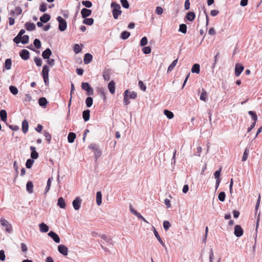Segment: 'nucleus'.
Masks as SVG:
<instances>
[{
  "label": "nucleus",
  "instance_id": "1",
  "mask_svg": "<svg viewBox=\"0 0 262 262\" xmlns=\"http://www.w3.org/2000/svg\"><path fill=\"white\" fill-rule=\"evenodd\" d=\"M111 6L113 8L112 11L113 17L116 19H118L119 15L122 12L120 5L115 2H112Z\"/></svg>",
  "mask_w": 262,
  "mask_h": 262
},
{
  "label": "nucleus",
  "instance_id": "2",
  "mask_svg": "<svg viewBox=\"0 0 262 262\" xmlns=\"http://www.w3.org/2000/svg\"><path fill=\"white\" fill-rule=\"evenodd\" d=\"M50 71L49 67L48 65H44L41 72V75L43 79L44 82L46 85L49 84V72Z\"/></svg>",
  "mask_w": 262,
  "mask_h": 262
},
{
  "label": "nucleus",
  "instance_id": "3",
  "mask_svg": "<svg viewBox=\"0 0 262 262\" xmlns=\"http://www.w3.org/2000/svg\"><path fill=\"white\" fill-rule=\"evenodd\" d=\"M57 20L59 23L58 28L60 31H64L66 30L67 27V24L66 20H64L62 17L58 16Z\"/></svg>",
  "mask_w": 262,
  "mask_h": 262
},
{
  "label": "nucleus",
  "instance_id": "4",
  "mask_svg": "<svg viewBox=\"0 0 262 262\" xmlns=\"http://www.w3.org/2000/svg\"><path fill=\"white\" fill-rule=\"evenodd\" d=\"M1 224L2 226L6 227V230L7 232L10 233L12 231V227L11 224L6 220L4 219H1L0 220Z\"/></svg>",
  "mask_w": 262,
  "mask_h": 262
},
{
  "label": "nucleus",
  "instance_id": "5",
  "mask_svg": "<svg viewBox=\"0 0 262 262\" xmlns=\"http://www.w3.org/2000/svg\"><path fill=\"white\" fill-rule=\"evenodd\" d=\"M243 233L244 231L240 225H236L235 226L234 233L236 237H239L242 236Z\"/></svg>",
  "mask_w": 262,
  "mask_h": 262
},
{
  "label": "nucleus",
  "instance_id": "6",
  "mask_svg": "<svg viewBox=\"0 0 262 262\" xmlns=\"http://www.w3.org/2000/svg\"><path fill=\"white\" fill-rule=\"evenodd\" d=\"M81 200L79 197H77L75 200H73L72 204L74 208L76 210H78L80 209L81 206Z\"/></svg>",
  "mask_w": 262,
  "mask_h": 262
},
{
  "label": "nucleus",
  "instance_id": "7",
  "mask_svg": "<svg viewBox=\"0 0 262 262\" xmlns=\"http://www.w3.org/2000/svg\"><path fill=\"white\" fill-rule=\"evenodd\" d=\"M58 250L60 253L62 254L63 256H67L68 254V248L63 245H60L58 246Z\"/></svg>",
  "mask_w": 262,
  "mask_h": 262
},
{
  "label": "nucleus",
  "instance_id": "8",
  "mask_svg": "<svg viewBox=\"0 0 262 262\" xmlns=\"http://www.w3.org/2000/svg\"><path fill=\"white\" fill-rule=\"evenodd\" d=\"M19 55L23 59L27 60L30 57V53L27 50L23 49L20 52Z\"/></svg>",
  "mask_w": 262,
  "mask_h": 262
},
{
  "label": "nucleus",
  "instance_id": "9",
  "mask_svg": "<svg viewBox=\"0 0 262 262\" xmlns=\"http://www.w3.org/2000/svg\"><path fill=\"white\" fill-rule=\"evenodd\" d=\"M244 67L242 64L239 63L236 64L235 67V75L236 77L239 76L244 70Z\"/></svg>",
  "mask_w": 262,
  "mask_h": 262
},
{
  "label": "nucleus",
  "instance_id": "10",
  "mask_svg": "<svg viewBox=\"0 0 262 262\" xmlns=\"http://www.w3.org/2000/svg\"><path fill=\"white\" fill-rule=\"evenodd\" d=\"M99 237L104 240L108 245L113 246L115 244V242L113 241V239L105 234L100 235Z\"/></svg>",
  "mask_w": 262,
  "mask_h": 262
},
{
  "label": "nucleus",
  "instance_id": "11",
  "mask_svg": "<svg viewBox=\"0 0 262 262\" xmlns=\"http://www.w3.org/2000/svg\"><path fill=\"white\" fill-rule=\"evenodd\" d=\"M48 235L51 237L55 243H59L60 242V238L59 236L54 231H50L48 233Z\"/></svg>",
  "mask_w": 262,
  "mask_h": 262
},
{
  "label": "nucleus",
  "instance_id": "12",
  "mask_svg": "<svg viewBox=\"0 0 262 262\" xmlns=\"http://www.w3.org/2000/svg\"><path fill=\"white\" fill-rule=\"evenodd\" d=\"M52 51L49 48L46 49L42 53V56L44 59H49L52 55Z\"/></svg>",
  "mask_w": 262,
  "mask_h": 262
},
{
  "label": "nucleus",
  "instance_id": "13",
  "mask_svg": "<svg viewBox=\"0 0 262 262\" xmlns=\"http://www.w3.org/2000/svg\"><path fill=\"white\" fill-rule=\"evenodd\" d=\"M91 13L92 11L86 8H83L81 11V16L83 18L90 16Z\"/></svg>",
  "mask_w": 262,
  "mask_h": 262
},
{
  "label": "nucleus",
  "instance_id": "14",
  "mask_svg": "<svg viewBox=\"0 0 262 262\" xmlns=\"http://www.w3.org/2000/svg\"><path fill=\"white\" fill-rule=\"evenodd\" d=\"M25 28L29 31H33L35 29V25L33 23L27 22L25 24Z\"/></svg>",
  "mask_w": 262,
  "mask_h": 262
},
{
  "label": "nucleus",
  "instance_id": "15",
  "mask_svg": "<svg viewBox=\"0 0 262 262\" xmlns=\"http://www.w3.org/2000/svg\"><path fill=\"white\" fill-rule=\"evenodd\" d=\"M93 56L90 53H86L84 55L83 61L84 64H88L90 63L92 60Z\"/></svg>",
  "mask_w": 262,
  "mask_h": 262
},
{
  "label": "nucleus",
  "instance_id": "16",
  "mask_svg": "<svg viewBox=\"0 0 262 262\" xmlns=\"http://www.w3.org/2000/svg\"><path fill=\"white\" fill-rule=\"evenodd\" d=\"M30 150H31V157L32 159H36L38 157V154L36 151V148L34 146H31Z\"/></svg>",
  "mask_w": 262,
  "mask_h": 262
},
{
  "label": "nucleus",
  "instance_id": "17",
  "mask_svg": "<svg viewBox=\"0 0 262 262\" xmlns=\"http://www.w3.org/2000/svg\"><path fill=\"white\" fill-rule=\"evenodd\" d=\"M129 93V91L127 90L125 91L124 92V98H123V103L125 105H127L130 103V101H129L128 98V94Z\"/></svg>",
  "mask_w": 262,
  "mask_h": 262
},
{
  "label": "nucleus",
  "instance_id": "18",
  "mask_svg": "<svg viewBox=\"0 0 262 262\" xmlns=\"http://www.w3.org/2000/svg\"><path fill=\"white\" fill-rule=\"evenodd\" d=\"M108 89L110 91V92L113 94L115 92V83L113 80H112L109 82L108 84Z\"/></svg>",
  "mask_w": 262,
  "mask_h": 262
},
{
  "label": "nucleus",
  "instance_id": "19",
  "mask_svg": "<svg viewBox=\"0 0 262 262\" xmlns=\"http://www.w3.org/2000/svg\"><path fill=\"white\" fill-rule=\"evenodd\" d=\"M40 231L43 233H46L49 231V227L44 223H41L39 225Z\"/></svg>",
  "mask_w": 262,
  "mask_h": 262
},
{
  "label": "nucleus",
  "instance_id": "20",
  "mask_svg": "<svg viewBox=\"0 0 262 262\" xmlns=\"http://www.w3.org/2000/svg\"><path fill=\"white\" fill-rule=\"evenodd\" d=\"M51 16L47 13H45L40 17V20L43 23H46L50 20Z\"/></svg>",
  "mask_w": 262,
  "mask_h": 262
},
{
  "label": "nucleus",
  "instance_id": "21",
  "mask_svg": "<svg viewBox=\"0 0 262 262\" xmlns=\"http://www.w3.org/2000/svg\"><path fill=\"white\" fill-rule=\"evenodd\" d=\"M29 123L26 120H23L22 122V130L24 134H26L28 131Z\"/></svg>",
  "mask_w": 262,
  "mask_h": 262
},
{
  "label": "nucleus",
  "instance_id": "22",
  "mask_svg": "<svg viewBox=\"0 0 262 262\" xmlns=\"http://www.w3.org/2000/svg\"><path fill=\"white\" fill-rule=\"evenodd\" d=\"M90 111L89 110H85L82 113V117L84 121H88L90 119Z\"/></svg>",
  "mask_w": 262,
  "mask_h": 262
},
{
  "label": "nucleus",
  "instance_id": "23",
  "mask_svg": "<svg viewBox=\"0 0 262 262\" xmlns=\"http://www.w3.org/2000/svg\"><path fill=\"white\" fill-rule=\"evenodd\" d=\"M26 189L27 191L29 193H32L33 192V184L32 182L28 181L26 185Z\"/></svg>",
  "mask_w": 262,
  "mask_h": 262
},
{
  "label": "nucleus",
  "instance_id": "24",
  "mask_svg": "<svg viewBox=\"0 0 262 262\" xmlns=\"http://www.w3.org/2000/svg\"><path fill=\"white\" fill-rule=\"evenodd\" d=\"M185 17L188 20L192 21L194 19L195 14L193 12H189L186 15Z\"/></svg>",
  "mask_w": 262,
  "mask_h": 262
},
{
  "label": "nucleus",
  "instance_id": "25",
  "mask_svg": "<svg viewBox=\"0 0 262 262\" xmlns=\"http://www.w3.org/2000/svg\"><path fill=\"white\" fill-rule=\"evenodd\" d=\"M38 103L40 106L46 107L48 103V101L46 98L41 97L39 99Z\"/></svg>",
  "mask_w": 262,
  "mask_h": 262
},
{
  "label": "nucleus",
  "instance_id": "26",
  "mask_svg": "<svg viewBox=\"0 0 262 262\" xmlns=\"http://www.w3.org/2000/svg\"><path fill=\"white\" fill-rule=\"evenodd\" d=\"M76 134L74 133H70L68 136V142L70 143H73L76 138Z\"/></svg>",
  "mask_w": 262,
  "mask_h": 262
},
{
  "label": "nucleus",
  "instance_id": "27",
  "mask_svg": "<svg viewBox=\"0 0 262 262\" xmlns=\"http://www.w3.org/2000/svg\"><path fill=\"white\" fill-rule=\"evenodd\" d=\"M0 118L2 121H6L7 118V114L5 110H2L0 111Z\"/></svg>",
  "mask_w": 262,
  "mask_h": 262
},
{
  "label": "nucleus",
  "instance_id": "28",
  "mask_svg": "<svg viewBox=\"0 0 262 262\" xmlns=\"http://www.w3.org/2000/svg\"><path fill=\"white\" fill-rule=\"evenodd\" d=\"M200 71V65L198 63H195L193 65L191 69V72L193 73H199Z\"/></svg>",
  "mask_w": 262,
  "mask_h": 262
},
{
  "label": "nucleus",
  "instance_id": "29",
  "mask_svg": "<svg viewBox=\"0 0 262 262\" xmlns=\"http://www.w3.org/2000/svg\"><path fill=\"white\" fill-rule=\"evenodd\" d=\"M96 203L98 206L102 203V194L100 191H98L96 193Z\"/></svg>",
  "mask_w": 262,
  "mask_h": 262
},
{
  "label": "nucleus",
  "instance_id": "30",
  "mask_svg": "<svg viewBox=\"0 0 262 262\" xmlns=\"http://www.w3.org/2000/svg\"><path fill=\"white\" fill-rule=\"evenodd\" d=\"M200 99L205 102L207 100V93L204 89H202V92L201 94Z\"/></svg>",
  "mask_w": 262,
  "mask_h": 262
},
{
  "label": "nucleus",
  "instance_id": "31",
  "mask_svg": "<svg viewBox=\"0 0 262 262\" xmlns=\"http://www.w3.org/2000/svg\"><path fill=\"white\" fill-rule=\"evenodd\" d=\"M177 62H178V58L172 61V62L170 64V65L168 67V69H167V73H169L173 70V69L177 65Z\"/></svg>",
  "mask_w": 262,
  "mask_h": 262
},
{
  "label": "nucleus",
  "instance_id": "32",
  "mask_svg": "<svg viewBox=\"0 0 262 262\" xmlns=\"http://www.w3.org/2000/svg\"><path fill=\"white\" fill-rule=\"evenodd\" d=\"M57 205L61 208H64L66 207V204L64 199L63 198L60 197L58 199Z\"/></svg>",
  "mask_w": 262,
  "mask_h": 262
},
{
  "label": "nucleus",
  "instance_id": "33",
  "mask_svg": "<svg viewBox=\"0 0 262 262\" xmlns=\"http://www.w3.org/2000/svg\"><path fill=\"white\" fill-rule=\"evenodd\" d=\"M12 65V60L11 59L8 58L5 60V68L6 70H9L11 69Z\"/></svg>",
  "mask_w": 262,
  "mask_h": 262
},
{
  "label": "nucleus",
  "instance_id": "34",
  "mask_svg": "<svg viewBox=\"0 0 262 262\" xmlns=\"http://www.w3.org/2000/svg\"><path fill=\"white\" fill-rule=\"evenodd\" d=\"M84 19L83 20V23L86 25L91 26L94 23V19L92 18H84Z\"/></svg>",
  "mask_w": 262,
  "mask_h": 262
},
{
  "label": "nucleus",
  "instance_id": "35",
  "mask_svg": "<svg viewBox=\"0 0 262 262\" xmlns=\"http://www.w3.org/2000/svg\"><path fill=\"white\" fill-rule=\"evenodd\" d=\"M103 77L105 81H109L111 79L109 70H105L103 74Z\"/></svg>",
  "mask_w": 262,
  "mask_h": 262
},
{
  "label": "nucleus",
  "instance_id": "36",
  "mask_svg": "<svg viewBox=\"0 0 262 262\" xmlns=\"http://www.w3.org/2000/svg\"><path fill=\"white\" fill-rule=\"evenodd\" d=\"M179 31L183 34L186 33L187 26L184 24H181L179 26Z\"/></svg>",
  "mask_w": 262,
  "mask_h": 262
},
{
  "label": "nucleus",
  "instance_id": "37",
  "mask_svg": "<svg viewBox=\"0 0 262 262\" xmlns=\"http://www.w3.org/2000/svg\"><path fill=\"white\" fill-rule=\"evenodd\" d=\"M154 233L155 236L158 240V241L160 243V244L163 247H164L165 246L164 243H163V241L162 240L161 238L160 237V235H159L158 232H157V231L156 230L155 228H154Z\"/></svg>",
  "mask_w": 262,
  "mask_h": 262
},
{
  "label": "nucleus",
  "instance_id": "38",
  "mask_svg": "<svg viewBox=\"0 0 262 262\" xmlns=\"http://www.w3.org/2000/svg\"><path fill=\"white\" fill-rule=\"evenodd\" d=\"M164 114L169 119H171L173 118V114L170 111L165 110L164 111Z\"/></svg>",
  "mask_w": 262,
  "mask_h": 262
},
{
  "label": "nucleus",
  "instance_id": "39",
  "mask_svg": "<svg viewBox=\"0 0 262 262\" xmlns=\"http://www.w3.org/2000/svg\"><path fill=\"white\" fill-rule=\"evenodd\" d=\"M93 98L91 97H88L85 100V103L88 107H90L93 104Z\"/></svg>",
  "mask_w": 262,
  "mask_h": 262
},
{
  "label": "nucleus",
  "instance_id": "40",
  "mask_svg": "<svg viewBox=\"0 0 262 262\" xmlns=\"http://www.w3.org/2000/svg\"><path fill=\"white\" fill-rule=\"evenodd\" d=\"M130 35V34L129 32L124 31L121 33V38L123 39H126L129 37Z\"/></svg>",
  "mask_w": 262,
  "mask_h": 262
},
{
  "label": "nucleus",
  "instance_id": "41",
  "mask_svg": "<svg viewBox=\"0 0 262 262\" xmlns=\"http://www.w3.org/2000/svg\"><path fill=\"white\" fill-rule=\"evenodd\" d=\"M248 114L252 117V120L256 122L257 120V116L255 112L250 111L248 112Z\"/></svg>",
  "mask_w": 262,
  "mask_h": 262
},
{
  "label": "nucleus",
  "instance_id": "42",
  "mask_svg": "<svg viewBox=\"0 0 262 262\" xmlns=\"http://www.w3.org/2000/svg\"><path fill=\"white\" fill-rule=\"evenodd\" d=\"M9 90L11 92V93L14 95L17 94L18 92L17 88L13 85H11L9 86Z\"/></svg>",
  "mask_w": 262,
  "mask_h": 262
},
{
  "label": "nucleus",
  "instance_id": "43",
  "mask_svg": "<svg viewBox=\"0 0 262 262\" xmlns=\"http://www.w3.org/2000/svg\"><path fill=\"white\" fill-rule=\"evenodd\" d=\"M34 160L33 159H28L27 160V162L26 163V166L27 168H31L33 164L34 163Z\"/></svg>",
  "mask_w": 262,
  "mask_h": 262
},
{
  "label": "nucleus",
  "instance_id": "44",
  "mask_svg": "<svg viewBox=\"0 0 262 262\" xmlns=\"http://www.w3.org/2000/svg\"><path fill=\"white\" fill-rule=\"evenodd\" d=\"M21 42L23 44H26L29 42V37L27 35H25L21 36Z\"/></svg>",
  "mask_w": 262,
  "mask_h": 262
},
{
  "label": "nucleus",
  "instance_id": "45",
  "mask_svg": "<svg viewBox=\"0 0 262 262\" xmlns=\"http://www.w3.org/2000/svg\"><path fill=\"white\" fill-rule=\"evenodd\" d=\"M94 155H95V158L97 160L101 155V151L99 149V147L97 148L94 151Z\"/></svg>",
  "mask_w": 262,
  "mask_h": 262
},
{
  "label": "nucleus",
  "instance_id": "46",
  "mask_svg": "<svg viewBox=\"0 0 262 262\" xmlns=\"http://www.w3.org/2000/svg\"><path fill=\"white\" fill-rule=\"evenodd\" d=\"M147 42H148L147 38L146 36H144V37H142V39H141L140 42V45L141 47H144L147 44Z\"/></svg>",
  "mask_w": 262,
  "mask_h": 262
},
{
  "label": "nucleus",
  "instance_id": "47",
  "mask_svg": "<svg viewBox=\"0 0 262 262\" xmlns=\"http://www.w3.org/2000/svg\"><path fill=\"white\" fill-rule=\"evenodd\" d=\"M34 61L37 67H40L42 64V60L40 58L35 57L34 59Z\"/></svg>",
  "mask_w": 262,
  "mask_h": 262
},
{
  "label": "nucleus",
  "instance_id": "48",
  "mask_svg": "<svg viewBox=\"0 0 262 262\" xmlns=\"http://www.w3.org/2000/svg\"><path fill=\"white\" fill-rule=\"evenodd\" d=\"M171 226V224L167 221H164L163 222V228L165 231H167Z\"/></svg>",
  "mask_w": 262,
  "mask_h": 262
},
{
  "label": "nucleus",
  "instance_id": "49",
  "mask_svg": "<svg viewBox=\"0 0 262 262\" xmlns=\"http://www.w3.org/2000/svg\"><path fill=\"white\" fill-rule=\"evenodd\" d=\"M122 7L125 9H128L129 7V3L127 0H120Z\"/></svg>",
  "mask_w": 262,
  "mask_h": 262
},
{
  "label": "nucleus",
  "instance_id": "50",
  "mask_svg": "<svg viewBox=\"0 0 262 262\" xmlns=\"http://www.w3.org/2000/svg\"><path fill=\"white\" fill-rule=\"evenodd\" d=\"M33 44L36 49H39L41 47V42L38 39H35Z\"/></svg>",
  "mask_w": 262,
  "mask_h": 262
},
{
  "label": "nucleus",
  "instance_id": "51",
  "mask_svg": "<svg viewBox=\"0 0 262 262\" xmlns=\"http://www.w3.org/2000/svg\"><path fill=\"white\" fill-rule=\"evenodd\" d=\"M142 52L145 54H148L151 53V48L149 47H144L142 49Z\"/></svg>",
  "mask_w": 262,
  "mask_h": 262
},
{
  "label": "nucleus",
  "instance_id": "52",
  "mask_svg": "<svg viewBox=\"0 0 262 262\" xmlns=\"http://www.w3.org/2000/svg\"><path fill=\"white\" fill-rule=\"evenodd\" d=\"M44 136L48 143H50L51 140V135L48 132L44 130Z\"/></svg>",
  "mask_w": 262,
  "mask_h": 262
},
{
  "label": "nucleus",
  "instance_id": "53",
  "mask_svg": "<svg viewBox=\"0 0 262 262\" xmlns=\"http://www.w3.org/2000/svg\"><path fill=\"white\" fill-rule=\"evenodd\" d=\"M82 4L86 8H91L92 6V3L89 1H83L82 2Z\"/></svg>",
  "mask_w": 262,
  "mask_h": 262
},
{
  "label": "nucleus",
  "instance_id": "54",
  "mask_svg": "<svg viewBox=\"0 0 262 262\" xmlns=\"http://www.w3.org/2000/svg\"><path fill=\"white\" fill-rule=\"evenodd\" d=\"M226 194L224 192H221L219 194V200L221 202H224L225 200Z\"/></svg>",
  "mask_w": 262,
  "mask_h": 262
},
{
  "label": "nucleus",
  "instance_id": "55",
  "mask_svg": "<svg viewBox=\"0 0 262 262\" xmlns=\"http://www.w3.org/2000/svg\"><path fill=\"white\" fill-rule=\"evenodd\" d=\"M138 85L142 91L145 92L146 90V85L143 83V82L142 81H139L138 83Z\"/></svg>",
  "mask_w": 262,
  "mask_h": 262
},
{
  "label": "nucleus",
  "instance_id": "56",
  "mask_svg": "<svg viewBox=\"0 0 262 262\" xmlns=\"http://www.w3.org/2000/svg\"><path fill=\"white\" fill-rule=\"evenodd\" d=\"M248 155H249V150L247 148H246L245 150V151L244 152V154H243V156L242 157V161H245L247 160V159L248 158Z\"/></svg>",
  "mask_w": 262,
  "mask_h": 262
},
{
  "label": "nucleus",
  "instance_id": "57",
  "mask_svg": "<svg viewBox=\"0 0 262 262\" xmlns=\"http://www.w3.org/2000/svg\"><path fill=\"white\" fill-rule=\"evenodd\" d=\"M73 50L76 54H77L81 51V49L80 48L78 44H75L74 46Z\"/></svg>",
  "mask_w": 262,
  "mask_h": 262
},
{
  "label": "nucleus",
  "instance_id": "58",
  "mask_svg": "<svg viewBox=\"0 0 262 262\" xmlns=\"http://www.w3.org/2000/svg\"><path fill=\"white\" fill-rule=\"evenodd\" d=\"M137 93L134 91L130 92L129 91V93L128 94V98L129 99H135L137 97Z\"/></svg>",
  "mask_w": 262,
  "mask_h": 262
},
{
  "label": "nucleus",
  "instance_id": "59",
  "mask_svg": "<svg viewBox=\"0 0 262 262\" xmlns=\"http://www.w3.org/2000/svg\"><path fill=\"white\" fill-rule=\"evenodd\" d=\"M99 91H100V95L101 97L104 100H105V99H106V95H105V93L104 90L103 89H102V88H101L100 89Z\"/></svg>",
  "mask_w": 262,
  "mask_h": 262
},
{
  "label": "nucleus",
  "instance_id": "60",
  "mask_svg": "<svg viewBox=\"0 0 262 262\" xmlns=\"http://www.w3.org/2000/svg\"><path fill=\"white\" fill-rule=\"evenodd\" d=\"M51 179H52V178H50L48 180L47 186L45 189V191H46L45 193H46L49 190V189L50 188V186H51Z\"/></svg>",
  "mask_w": 262,
  "mask_h": 262
},
{
  "label": "nucleus",
  "instance_id": "61",
  "mask_svg": "<svg viewBox=\"0 0 262 262\" xmlns=\"http://www.w3.org/2000/svg\"><path fill=\"white\" fill-rule=\"evenodd\" d=\"M222 170V168H220V169L216 171H215L214 173V177L216 179H220V177L221 174Z\"/></svg>",
  "mask_w": 262,
  "mask_h": 262
},
{
  "label": "nucleus",
  "instance_id": "62",
  "mask_svg": "<svg viewBox=\"0 0 262 262\" xmlns=\"http://www.w3.org/2000/svg\"><path fill=\"white\" fill-rule=\"evenodd\" d=\"M47 9V5L45 3H42L40 6L39 10L41 12H44L46 11Z\"/></svg>",
  "mask_w": 262,
  "mask_h": 262
},
{
  "label": "nucleus",
  "instance_id": "63",
  "mask_svg": "<svg viewBox=\"0 0 262 262\" xmlns=\"http://www.w3.org/2000/svg\"><path fill=\"white\" fill-rule=\"evenodd\" d=\"M155 12L157 14L161 15L163 12V10L161 7L158 6L156 7Z\"/></svg>",
  "mask_w": 262,
  "mask_h": 262
},
{
  "label": "nucleus",
  "instance_id": "64",
  "mask_svg": "<svg viewBox=\"0 0 262 262\" xmlns=\"http://www.w3.org/2000/svg\"><path fill=\"white\" fill-rule=\"evenodd\" d=\"M6 258V255L5 254V251L3 250H0V260L1 261H4Z\"/></svg>",
  "mask_w": 262,
  "mask_h": 262
}]
</instances>
